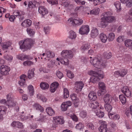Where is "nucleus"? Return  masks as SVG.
I'll use <instances>...</instances> for the list:
<instances>
[{"label": "nucleus", "instance_id": "nucleus-21", "mask_svg": "<svg viewBox=\"0 0 132 132\" xmlns=\"http://www.w3.org/2000/svg\"><path fill=\"white\" fill-rule=\"evenodd\" d=\"M88 97L90 100L93 101L95 100L97 98L96 93L93 92H92L89 93Z\"/></svg>", "mask_w": 132, "mask_h": 132}, {"label": "nucleus", "instance_id": "nucleus-20", "mask_svg": "<svg viewBox=\"0 0 132 132\" xmlns=\"http://www.w3.org/2000/svg\"><path fill=\"white\" fill-rule=\"evenodd\" d=\"M32 21L29 19L24 20L21 23V25L24 27H27L31 25Z\"/></svg>", "mask_w": 132, "mask_h": 132}, {"label": "nucleus", "instance_id": "nucleus-39", "mask_svg": "<svg viewBox=\"0 0 132 132\" xmlns=\"http://www.w3.org/2000/svg\"><path fill=\"white\" fill-rule=\"evenodd\" d=\"M33 9V2L32 1H30L29 2L28 10L30 11H32Z\"/></svg>", "mask_w": 132, "mask_h": 132}, {"label": "nucleus", "instance_id": "nucleus-31", "mask_svg": "<svg viewBox=\"0 0 132 132\" xmlns=\"http://www.w3.org/2000/svg\"><path fill=\"white\" fill-rule=\"evenodd\" d=\"M4 57L5 59L9 62H11L13 59V57L12 56L8 54L5 55Z\"/></svg>", "mask_w": 132, "mask_h": 132}, {"label": "nucleus", "instance_id": "nucleus-1", "mask_svg": "<svg viewBox=\"0 0 132 132\" xmlns=\"http://www.w3.org/2000/svg\"><path fill=\"white\" fill-rule=\"evenodd\" d=\"M101 72L102 71L101 70L96 71L92 70L88 71V74L92 76L90 79V82L93 83H96L100 79L103 78L104 76L103 74H101Z\"/></svg>", "mask_w": 132, "mask_h": 132}, {"label": "nucleus", "instance_id": "nucleus-60", "mask_svg": "<svg viewBox=\"0 0 132 132\" xmlns=\"http://www.w3.org/2000/svg\"><path fill=\"white\" fill-rule=\"evenodd\" d=\"M25 81L26 79L21 80L19 81L18 83L21 86H23L25 84Z\"/></svg>", "mask_w": 132, "mask_h": 132}, {"label": "nucleus", "instance_id": "nucleus-18", "mask_svg": "<svg viewBox=\"0 0 132 132\" xmlns=\"http://www.w3.org/2000/svg\"><path fill=\"white\" fill-rule=\"evenodd\" d=\"M101 21L100 22L99 26L103 28H105L108 25V22L107 21H106V19L103 16L101 18Z\"/></svg>", "mask_w": 132, "mask_h": 132}, {"label": "nucleus", "instance_id": "nucleus-55", "mask_svg": "<svg viewBox=\"0 0 132 132\" xmlns=\"http://www.w3.org/2000/svg\"><path fill=\"white\" fill-rule=\"evenodd\" d=\"M124 36H119L117 39V41L119 43H120L122 42L123 40Z\"/></svg>", "mask_w": 132, "mask_h": 132}, {"label": "nucleus", "instance_id": "nucleus-37", "mask_svg": "<svg viewBox=\"0 0 132 132\" xmlns=\"http://www.w3.org/2000/svg\"><path fill=\"white\" fill-rule=\"evenodd\" d=\"M46 54L47 55V57L50 58H53L55 56V54L52 52L50 51H47L46 53Z\"/></svg>", "mask_w": 132, "mask_h": 132}, {"label": "nucleus", "instance_id": "nucleus-63", "mask_svg": "<svg viewBox=\"0 0 132 132\" xmlns=\"http://www.w3.org/2000/svg\"><path fill=\"white\" fill-rule=\"evenodd\" d=\"M90 47V46L88 44H85L81 47V49L84 50H86L88 49Z\"/></svg>", "mask_w": 132, "mask_h": 132}, {"label": "nucleus", "instance_id": "nucleus-38", "mask_svg": "<svg viewBox=\"0 0 132 132\" xmlns=\"http://www.w3.org/2000/svg\"><path fill=\"white\" fill-rule=\"evenodd\" d=\"M111 116V118H113L115 120H118L120 118V116L118 115H115L114 114L110 113L109 114V116L110 118V116Z\"/></svg>", "mask_w": 132, "mask_h": 132}, {"label": "nucleus", "instance_id": "nucleus-47", "mask_svg": "<svg viewBox=\"0 0 132 132\" xmlns=\"http://www.w3.org/2000/svg\"><path fill=\"white\" fill-rule=\"evenodd\" d=\"M67 75L68 77L70 78H72L74 76L73 73L70 70L68 71L67 72Z\"/></svg>", "mask_w": 132, "mask_h": 132}, {"label": "nucleus", "instance_id": "nucleus-43", "mask_svg": "<svg viewBox=\"0 0 132 132\" xmlns=\"http://www.w3.org/2000/svg\"><path fill=\"white\" fill-rule=\"evenodd\" d=\"M62 58V61L61 62V63L63 64H64L65 65H67L69 63L68 58H65V57H63Z\"/></svg>", "mask_w": 132, "mask_h": 132}, {"label": "nucleus", "instance_id": "nucleus-44", "mask_svg": "<svg viewBox=\"0 0 132 132\" xmlns=\"http://www.w3.org/2000/svg\"><path fill=\"white\" fill-rule=\"evenodd\" d=\"M29 90V94L31 96L33 95V86L31 85H29L28 87Z\"/></svg>", "mask_w": 132, "mask_h": 132}, {"label": "nucleus", "instance_id": "nucleus-40", "mask_svg": "<svg viewBox=\"0 0 132 132\" xmlns=\"http://www.w3.org/2000/svg\"><path fill=\"white\" fill-rule=\"evenodd\" d=\"M26 31L29 36H33V29L30 28H27Z\"/></svg>", "mask_w": 132, "mask_h": 132}, {"label": "nucleus", "instance_id": "nucleus-13", "mask_svg": "<svg viewBox=\"0 0 132 132\" xmlns=\"http://www.w3.org/2000/svg\"><path fill=\"white\" fill-rule=\"evenodd\" d=\"M38 11L42 15L44 16L48 13L47 9L44 6H41L38 7Z\"/></svg>", "mask_w": 132, "mask_h": 132}, {"label": "nucleus", "instance_id": "nucleus-16", "mask_svg": "<svg viewBox=\"0 0 132 132\" xmlns=\"http://www.w3.org/2000/svg\"><path fill=\"white\" fill-rule=\"evenodd\" d=\"M75 85L76 87V89L77 91L80 92L84 86V84L82 81H77L75 83Z\"/></svg>", "mask_w": 132, "mask_h": 132}, {"label": "nucleus", "instance_id": "nucleus-45", "mask_svg": "<svg viewBox=\"0 0 132 132\" xmlns=\"http://www.w3.org/2000/svg\"><path fill=\"white\" fill-rule=\"evenodd\" d=\"M120 72V76L122 77H123L127 72V71L126 69H122Z\"/></svg>", "mask_w": 132, "mask_h": 132}, {"label": "nucleus", "instance_id": "nucleus-48", "mask_svg": "<svg viewBox=\"0 0 132 132\" xmlns=\"http://www.w3.org/2000/svg\"><path fill=\"white\" fill-rule=\"evenodd\" d=\"M54 63V61L51 60L47 63V66L49 68H52L53 67Z\"/></svg>", "mask_w": 132, "mask_h": 132}, {"label": "nucleus", "instance_id": "nucleus-10", "mask_svg": "<svg viewBox=\"0 0 132 132\" xmlns=\"http://www.w3.org/2000/svg\"><path fill=\"white\" fill-rule=\"evenodd\" d=\"M68 21H70V22H72V23H74L76 25H81L83 23L82 20L78 18H75L74 19L71 18L68 20Z\"/></svg>", "mask_w": 132, "mask_h": 132}, {"label": "nucleus", "instance_id": "nucleus-6", "mask_svg": "<svg viewBox=\"0 0 132 132\" xmlns=\"http://www.w3.org/2000/svg\"><path fill=\"white\" fill-rule=\"evenodd\" d=\"M1 73L3 75H8L10 70V68L8 66L2 65L0 67Z\"/></svg>", "mask_w": 132, "mask_h": 132}, {"label": "nucleus", "instance_id": "nucleus-56", "mask_svg": "<svg viewBox=\"0 0 132 132\" xmlns=\"http://www.w3.org/2000/svg\"><path fill=\"white\" fill-rule=\"evenodd\" d=\"M39 106V107L41 108V110L42 111L43 110V108L39 104L37 103H35L34 105V108H35L36 110L38 108Z\"/></svg>", "mask_w": 132, "mask_h": 132}, {"label": "nucleus", "instance_id": "nucleus-32", "mask_svg": "<svg viewBox=\"0 0 132 132\" xmlns=\"http://www.w3.org/2000/svg\"><path fill=\"white\" fill-rule=\"evenodd\" d=\"M69 38L71 39H75L76 36V35L75 32L72 30L69 31Z\"/></svg>", "mask_w": 132, "mask_h": 132}, {"label": "nucleus", "instance_id": "nucleus-9", "mask_svg": "<svg viewBox=\"0 0 132 132\" xmlns=\"http://www.w3.org/2000/svg\"><path fill=\"white\" fill-rule=\"evenodd\" d=\"M61 54L63 57L71 59L73 56L72 52L70 50H64L61 53Z\"/></svg>", "mask_w": 132, "mask_h": 132}, {"label": "nucleus", "instance_id": "nucleus-52", "mask_svg": "<svg viewBox=\"0 0 132 132\" xmlns=\"http://www.w3.org/2000/svg\"><path fill=\"white\" fill-rule=\"evenodd\" d=\"M56 75L60 79H61L63 76V73L59 71H57Z\"/></svg>", "mask_w": 132, "mask_h": 132}, {"label": "nucleus", "instance_id": "nucleus-33", "mask_svg": "<svg viewBox=\"0 0 132 132\" xmlns=\"http://www.w3.org/2000/svg\"><path fill=\"white\" fill-rule=\"evenodd\" d=\"M15 104L13 100L7 101V105L9 108H11L15 106Z\"/></svg>", "mask_w": 132, "mask_h": 132}, {"label": "nucleus", "instance_id": "nucleus-3", "mask_svg": "<svg viewBox=\"0 0 132 132\" xmlns=\"http://www.w3.org/2000/svg\"><path fill=\"white\" fill-rule=\"evenodd\" d=\"M14 15H11L9 18L11 22L14 21L15 19V16L18 17L20 20H23L24 18V12L22 11L16 10L14 11L13 12Z\"/></svg>", "mask_w": 132, "mask_h": 132}, {"label": "nucleus", "instance_id": "nucleus-27", "mask_svg": "<svg viewBox=\"0 0 132 132\" xmlns=\"http://www.w3.org/2000/svg\"><path fill=\"white\" fill-rule=\"evenodd\" d=\"M99 37L103 43H105L107 39V37L106 35L104 34H100Z\"/></svg>", "mask_w": 132, "mask_h": 132}, {"label": "nucleus", "instance_id": "nucleus-30", "mask_svg": "<svg viewBox=\"0 0 132 132\" xmlns=\"http://www.w3.org/2000/svg\"><path fill=\"white\" fill-rule=\"evenodd\" d=\"M125 44L126 46L132 48V40L130 39L127 40L125 42Z\"/></svg>", "mask_w": 132, "mask_h": 132}, {"label": "nucleus", "instance_id": "nucleus-26", "mask_svg": "<svg viewBox=\"0 0 132 132\" xmlns=\"http://www.w3.org/2000/svg\"><path fill=\"white\" fill-rule=\"evenodd\" d=\"M96 113V115L100 118H103L104 116V113L99 110L97 109L95 111Z\"/></svg>", "mask_w": 132, "mask_h": 132}, {"label": "nucleus", "instance_id": "nucleus-7", "mask_svg": "<svg viewBox=\"0 0 132 132\" xmlns=\"http://www.w3.org/2000/svg\"><path fill=\"white\" fill-rule=\"evenodd\" d=\"M99 90L97 92L98 95L101 96L103 95L105 91V86L104 83L103 82L99 83Z\"/></svg>", "mask_w": 132, "mask_h": 132}, {"label": "nucleus", "instance_id": "nucleus-35", "mask_svg": "<svg viewBox=\"0 0 132 132\" xmlns=\"http://www.w3.org/2000/svg\"><path fill=\"white\" fill-rule=\"evenodd\" d=\"M64 97L67 98L69 96V92L68 90L65 88L64 89Z\"/></svg>", "mask_w": 132, "mask_h": 132}, {"label": "nucleus", "instance_id": "nucleus-19", "mask_svg": "<svg viewBox=\"0 0 132 132\" xmlns=\"http://www.w3.org/2000/svg\"><path fill=\"white\" fill-rule=\"evenodd\" d=\"M112 97L109 94H106L104 97V100L106 104L111 102L112 100Z\"/></svg>", "mask_w": 132, "mask_h": 132}, {"label": "nucleus", "instance_id": "nucleus-42", "mask_svg": "<svg viewBox=\"0 0 132 132\" xmlns=\"http://www.w3.org/2000/svg\"><path fill=\"white\" fill-rule=\"evenodd\" d=\"M103 55L104 58L108 59L111 57V52H105Z\"/></svg>", "mask_w": 132, "mask_h": 132}, {"label": "nucleus", "instance_id": "nucleus-53", "mask_svg": "<svg viewBox=\"0 0 132 132\" xmlns=\"http://www.w3.org/2000/svg\"><path fill=\"white\" fill-rule=\"evenodd\" d=\"M68 106L64 103H63L61 105V109L62 111H66Z\"/></svg>", "mask_w": 132, "mask_h": 132}, {"label": "nucleus", "instance_id": "nucleus-49", "mask_svg": "<svg viewBox=\"0 0 132 132\" xmlns=\"http://www.w3.org/2000/svg\"><path fill=\"white\" fill-rule=\"evenodd\" d=\"M87 112L84 111H81L80 114V116L83 118L86 117L87 116Z\"/></svg>", "mask_w": 132, "mask_h": 132}, {"label": "nucleus", "instance_id": "nucleus-23", "mask_svg": "<svg viewBox=\"0 0 132 132\" xmlns=\"http://www.w3.org/2000/svg\"><path fill=\"white\" fill-rule=\"evenodd\" d=\"M40 86L41 88L43 90L47 89L49 87L48 84L46 82H42L40 84Z\"/></svg>", "mask_w": 132, "mask_h": 132}, {"label": "nucleus", "instance_id": "nucleus-15", "mask_svg": "<svg viewBox=\"0 0 132 132\" xmlns=\"http://www.w3.org/2000/svg\"><path fill=\"white\" fill-rule=\"evenodd\" d=\"M121 91L127 97H129L131 96V92L129 90L127 87H123L121 89Z\"/></svg>", "mask_w": 132, "mask_h": 132}, {"label": "nucleus", "instance_id": "nucleus-50", "mask_svg": "<svg viewBox=\"0 0 132 132\" xmlns=\"http://www.w3.org/2000/svg\"><path fill=\"white\" fill-rule=\"evenodd\" d=\"M115 37V35L113 33H110L109 34V40L112 41L113 40Z\"/></svg>", "mask_w": 132, "mask_h": 132}, {"label": "nucleus", "instance_id": "nucleus-51", "mask_svg": "<svg viewBox=\"0 0 132 132\" xmlns=\"http://www.w3.org/2000/svg\"><path fill=\"white\" fill-rule=\"evenodd\" d=\"M33 62L30 61H24L23 63V64L25 66H29L31 65L32 64Z\"/></svg>", "mask_w": 132, "mask_h": 132}, {"label": "nucleus", "instance_id": "nucleus-11", "mask_svg": "<svg viewBox=\"0 0 132 132\" xmlns=\"http://www.w3.org/2000/svg\"><path fill=\"white\" fill-rule=\"evenodd\" d=\"M101 125L99 128V130L102 132H107L108 130L106 122L104 121H102Z\"/></svg>", "mask_w": 132, "mask_h": 132}, {"label": "nucleus", "instance_id": "nucleus-61", "mask_svg": "<svg viewBox=\"0 0 132 132\" xmlns=\"http://www.w3.org/2000/svg\"><path fill=\"white\" fill-rule=\"evenodd\" d=\"M59 84L57 82L55 81L53 83H52L51 84V85L53 86L54 87L57 88L58 86H59Z\"/></svg>", "mask_w": 132, "mask_h": 132}, {"label": "nucleus", "instance_id": "nucleus-2", "mask_svg": "<svg viewBox=\"0 0 132 132\" xmlns=\"http://www.w3.org/2000/svg\"><path fill=\"white\" fill-rule=\"evenodd\" d=\"M33 44V40L30 38H26L19 42L20 48L21 50L23 49L25 50L30 49Z\"/></svg>", "mask_w": 132, "mask_h": 132}, {"label": "nucleus", "instance_id": "nucleus-41", "mask_svg": "<svg viewBox=\"0 0 132 132\" xmlns=\"http://www.w3.org/2000/svg\"><path fill=\"white\" fill-rule=\"evenodd\" d=\"M28 78L31 79L33 77V71L32 69H29L28 71Z\"/></svg>", "mask_w": 132, "mask_h": 132}, {"label": "nucleus", "instance_id": "nucleus-24", "mask_svg": "<svg viewBox=\"0 0 132 132\" xmlns=\"http://www.w3.org/2000/svg\"><path fill=\"white\" fill-rule=\"evenodd\" d=\"M46 111L47 113L50 116H52L55 114V111L51 107L47 108L46 109Z\"/></svg>", "mask_w": 132, "mask_h": 132}, {"label": "nucleus", "instance_id": "nucleus-36", "mask_svg": "<svg viewBox=\"0 0 132 132\" xmlns=\"http://www.w3.org/2000/svg\"><path fill=\"white\" fill-rule=\"evenodd\" d=\"M114 4L117 10H118L119 11L121 10V9L120 7L121 4L119 2H116L114 3Z\"/></svg>", "mask_w": 132, "mask_h": 132}, {"label": "nucleus", "instance_id": "nucleus-59", "mask_svg": "<svg viewBox=\"0 0 132 132\" xmlns=\"http://www.w3.org/2000/svg\"><path fill=\"white\" fill-rule=\"evenodd\" d=\"M126 3V6L128 7H131L132 6V0H128Z\"/></svg>", "mask_w": 132, "mask_h": 132}, {"label": "nucleus", "instance_id": "nucleus-4", "mask_svg": "<svg viewBox=\"0 0 132 132\" xmlns=\"http://www.w3.org/2000/svg\"><path fill=\"white\" fill-rule=\"evenodd\" d=\"M90 62L92 64L96 67L97 68L98 67L100 66L101 68H104L105 67V65L104 63H102L101 61L99 59L95 57L93 59L90 61Z\"/></svg>", "mask_w": 132, "mask_h": 132}, {"label": "nucleus", "instance_id": "nucleus-28", "mask_svg": "<svg viewBox=\"0 0 132 132\" xmlns=\"http://www.w3.org/2000/svg\"><path fill=\"white\" fill-rule=\"evenodd\" d=\"M11 45V43L10 42H8L3 43L2 44V46L3 49L4 50H5L7 49L8 47Z\"/></svg>", "mask_w": 132, "mask_h": 132}, {"label": "nucleus", "instance_id": "nucleus-14", "mask_svg": "<svg viewBox=\"0 0 132 132\" xmlns=\"http://www.w3.org/2000/svg\"><path fill=\"white\" fill-rule=\"evenodd\" d=\"M54 121L57 124H62L64 123V121L62 116H57L54 118Z\"/></svg>", "mask_w": 132, "mask_h": 132}, {"label": "nucleus", "instance_id": "nucleus-34", "mask_svg": "<svg viewBox=\"0 0 132 132\" xmlns=\"http://www.w3.org/2000/svg\"><path fill=\"white\" fill-rule=\"evenodd\" d=\"M105 110L109 112L111 111L112 108V105L109 103L106 104L105 105Z\"/></svg>", "mask_w": 132, "mask_h": 132}, {"label": "nucleus", "instance_id": "nucleus-64", "mask_svg": "<svg viewBox=\"0 0 132 132\" xmlns=\"http://www.w3.org/2000/svg\"><path fill=\"white\" fill-rule=\"evenodd\" d=\"M7 101H10L13 100L12 96L11 94H9L6 96Z\"/></svg>", "mask_w": 132, "mask_h": 132}, {"label": "nucleus", "instance_id": "nucleus-57", "mask_svg": "<svg viewBox=\"0 0 132 132\" xmlns=\"http://www.w3.org/2000/svg\"><path fill=\"white\" fill-rule=\"evenodd\" d=\"M87 127L90 129L93 130L95 129V127L94 125L92 123H89L87 125Z\"/></svg>", "mask_w": 132, "mask_h": 132}, {"label": "nucleus", "instance_id": "nucleus-8", "mask_svg": "<svg viewBox=\"0 0 132 132\" xmlns=\"http://www.w3.org/2000/svg\"><path fill=\"white\" fill-rule=\"evenodd\" d=\"M89 31V26L88 25L82 26L79 29V32L81 35L87 34Z\"/></svg>", "mask_w": 132, "mask_h": 132}, {"label": "nucleus", "instance_id": "nucleus-58", "mask_svg": "<svg viewBox=\"0 0 132 132\" xmlns=\"http://www.w3.org/2000/svg\"><path fill=\"white\" fill-rule=\"evenodd\" d=\"M66 0H62L61 2L62 3L61 5H63L65 7H67L69 5V3L68 2H66Z\"/></svg>", "mask_w": 132, "mask_h": 132}, {"label": "nucleus", "instance_id": "nucleus-5", "mask_svg": "<svg viewBox=\"0 0 132 132\" xmlns=\"http://www.w3.org/2000/svg\"><path fill=\"white\" fill-rule=\"evenodd\" d=\"M103 16L106 19V21L109 23H112L115 21L116 19L115 17L111 16V13L110 12H108L103 13Z\"/></svg>", "mask_w": 132, "mask_h": 132}, {"label": "nucleus", "instance_id": "nucleus-22", "mask_svg": "<svg viewBox=\"0 0 132 132\" xmlns=\"http://www.w3.org/2000/svg\"><path fill=\"white\" fill-rule=\"evenodd\" d=\"M7 111L6 108L4 106H0V115L3 116L5 115Z\"/></svg>", "mask_w": 132, "mask_h": 132}, {"label": "nucleus", "instance_id": "nucleus-12", "mask_svg": "<svg viewBox=\"0 0 132 132\" xmlns=\"http://www.w3.org/2000/svg\"><path fill=\"white\" fill-rule=\"evenodd\" d=\"M11 125L13 127H16L21 129L23 128L24 126L22 123L18 121H13L11 124Z\"/></svg>", "mask_w": 132, "mask_h": 132}, {"label": "nucleus", "instance_id": "nucleus-17", "mask_svg": "<svg viewBox=\"0 0 132 132\" xmlns=\"http://www.w3.org/2000/svg\"><path fill=\"white\" fill-rule=\"evenodd\" d=\"M99 103L97 101L94 102H91L89 104V106L92 109H99L100 107H99Z\"/></svg>", "mask_w": 132, "mask_h": 132}, {"label": "nucleus", "instance_id": "nucleus-62", "mask_svg": "<svg viewBox=\"0 0 132 132\" xmlns=\"http://www.w3.org/2000/svg\"><path fill=\"white\" fill-rule=\"evenodd\" d=\"M47 1L48 3L52 5L58 3V2L57 1H54L53 0H47Z\"/></svg>", "mask_w": 132, "mask_h": 132}, {"label": "nucleus", "instance_id": "nucleus-25", "mask_svg": "<svg viewBox=\"0 0 132 132\" xmlns=\"http://www.w3.org/2000/svg\"><path fill=\"white\" fill-rule=\"evenodd\" d=\"M98 34V30L97 29H93L92 30L91 34V36L92 37H95Z\"/></svg>", "mask_w": 132, "mask_h": 132}, {"label": "nucleus", "instance_id": "nucleus-54", "mask_svg": "<svg viewBox=\"0 0 132 132\" xmlns=\"http://www.w3.org/2000/svg\"><path fill=\"white\" fill-rule=\"evenodd\" d=\"M84 127V125L81 123H79L77 125L76 127L77 129L81 130V129L83 128Z\"/></svg>", "mask_w": 132, "mask_h": 132}, {"label": "nucleus", "instance_id": "nucleus-46", "mask_svg": "<svg viewBox=\"0 0 132 132\" xmlns=\"http://www.w3.org/2000/svg\"><path fill=\"white\" fill-rule=\"evenodd\" d=\"M26 55L23 54H20L17 56V57L19 59L21 60H25Z\"/></svg>", "mask_w": 132, "mask_h": 132}, {"label": "nucleus", "instance_id": "nucleus-29", "mask_svg": "<svg viewBox=\"0 0 132 132\" xmlns=\"http://www.w3.org/2000/svg\"><path fill=\"white\" fill-rule=\"evenodd\" d=\"M120 100L123 104H125L126 102V99L125 96L121 94L119 96Z\"/></svg>", "mask_w": 132, "mask_h": 132}]
</instances>
